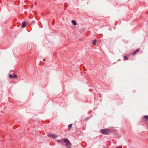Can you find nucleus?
I'll list each match as a JSON object with an SVG mask.
<instances>
[{"mask_svg": "<svg viewBox=\"0 0 148 148\" xmlns=\"http://www.w3.org/2000/svg\"><path fill=\"white\" fill-rule=\"evenodd\" d=\"M60 140H56V141L58 143H59Z\"/></svg>", "mask_w": 148, "mask_h": 148, "instance_id": "14", "label": "nucleus"}, {"mask_svg": "<svg viewBox=\"0 0 148 148\" xmlns=\"http://www.w3.org/2000/svg\"><path fill=\"white\" fill-rule=\"evenodd\" d=\"M122 146H120L119 147H116V148H122Z\"/></svg>", "mask_w": 148, "mask_h": 148, "instance_id": "13", "label": "nucleus"}, {"mask_svg": "<svg viewBox=\"0 0 148 148\" xmlns=\"http://www.w3.org/2000/svg\"><path fill=\"white\" fill-rule=\"evenodd\" d=\"M90 118L89 117H86V119H85V120L86 121H87V120L89 119Z\"/></svg>", "mask_w": 148, "mask_h": 148, "instance_id": "12", "label": "nucleus"}, {"mask_svg": "<svg viewBox=\"0 0 148 148\" xmlns=\"http://www.w3.org/2000/svg\"><path fill=\"white\" fill-rule=\"evenodd\" d=\"M143 120L144 121H147L148 120V115L144 116L143 117Z\"/></svg>", "mask_w": 148, "mask_h": 148, "instance_id": "5", "label": "nucleus"}, {"mask_svg": "<svg viewBox=\"0 0 148 148\" xmlns=\"http://www.w3.org/2000/svg\"><path fill=\"white\" fill-rule=\"evenodd\" d=\"M72 23L73 24V25H77V23L75 21L72 20Z\"/></svg>", "mask_w": 148, "mask_h": 148, "instance_id": "7", "label": "nucleus"}, {"mask_svg": "<svg viewBox=\"0 0 148 148\" xmlns=\"http://www.w3.org/2000/svg\"><path fill=\"white\" fill-rule=\"evenodd\" d=\"M33 94H34V93H33V94H32V95H33Z\"/></svg>", "mask_w": 148, "mask_h": 148, "instance_id": "16", "label": "nucleus"}, {"mask_svg": "<svg viewBox=\"0 0 148 148\" xmlns=\"http://www.w3.org/2000/svg\"><path fill=\"white\" fill-rule=\"evenodd\" d=\"M26 23L25 22H22L21 25V27L23 28L25 27L26 26Z\"/></svg>", "mask_w": 148, "mask_h": 148, "instance_id": "6", "label": "nucleus"}, {"mask_svg": "<svg viewBox=\"0 0 148 148\" xmlns=\"http://www.w3.org/2000/svg\"><path fill=\"white\" fill-rule=\"evenodd\" d=\"M123 58L124 60H128V58L127 57V56H124L123 57Z\"/></svg>", "mask_w": 148, "mask_h": 148, "instance_id": "11", "label": "nucleus"}, {"mask_svg": "<svg viewBox=\"0 0 148 148\" xmlns=\"http://www.w3.org/2000/svg\"><path fill=\"white\" fill-rule=\"evenodd\" d=\"M64 143H66L65 146L67 148H71V144L68 139L65 138L64 139H60L59 143L62 144H63Z\"/></svg>", "mask_w": 148, "mask_h": 148, "instance_id": "1", "label": "nucleus"}, {"mask_svg": "<svg viewBox=\"0 0 148 148\" xmlns=\"http://www.w3.org/2000/svg\"><path fill=\"white\" fill-rule=\"evenodd\" d=\"M48 136H50L52 138L55 139L57 138L58 137V136L56 135V134H48Z\"/></svg>", "mask_w": 148, "mask_h": 148, "instance_id": "4", "label": "nucleus"}, {"mask_svg": "<svg viewBox=\"0 0 148 148\" xmlns=\"http://www.w3.org/2000/svg\"><path fill=\"white\" fill-rule=\"evenodd\" d=\"M139 49H136V50L135 51H134V52H133L132 53V54L133 55H134L136 53L138 52L139 51Z\"/></svg>", "mask_w": 148, "mask_h": 148, "instance_id": "8", "label": "nucleus"}, {"mask_svg": "<svg viewBox=\"0 0 148 148\" xmlns=\"http://www.w3.org/2000/svg\"><path fill=\"white\" fill-rule=\"evenodd\" d=\"M43 60L44 61H45V59H43Z\"/></svg>", "mask_w": 148, "mask_h": 148, "instance_id": "15", "label": "nucleus"}, {"mask_svg": "<svg viewBox=\"0 0 148 148\" xmlns=\"http://www.w3.org/2000/svg\"><path fill=\"white\" fill-rule=\"evenodd\" d=\"M73 125L72 124H71L68 125L69 129H70L72 127Z\"/></svg>", "mask_w": 148, "mask_h": 148, "instance_id": "10", "label": "nucleus"}, {"mask_svg": "<svg viewBox=\"0 0 148 148\" xmlns=\"http://www.w3.org/2000/svg\"><path fill=\"white\" fill-rule=\"evenodd\" d=\"M9 77V78L11 79H12L13 78H16L17 77V76L14 73L12 75V74H10Z\"/></svg>", "mask_w": 148, "mask_h": 148, "instance_id": "3", "label": "nucleus"}, {"mask_svg": "<svg viewBox=\"0 0 148 148\" xmlns=\"http://www.w3.org/2000/svg\"><path fill=\"white\" fill-rule=\"evenodd\" d=\"M97 41V40L96 39L94 40L92 42V44L93 45H96V43Z\"/></svg>", "mask_w": 148, "mask_h": 148, "instance_id": "9", "label": "nucleus"}, {"mask_svg": "<svg viewBox=\"0 0 148 148\" xmlns=\"http://www.w3.org/2000/svg\"><path fill=\"white\" fill-rule=\"evenodd\" d=\"M100 132L102 134L105 135H109L111 133V130L108 129H102L101 130Z\"/></svg>", "mask_w": 148, "mask_h": 148, "instance_id": "2", "label": "nucleus"}]
</instances>
